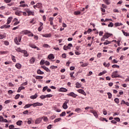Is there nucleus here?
I'll list each match as a JSON object with an SVG mask.
<instances>
[{"instance_id":"21","label":"nucleus","mask_w":129,"mask_h":129,"mask_svg":"<svg viewBox=\"0 0 129 129\" xmlns=\"http://www.w3.org/2000/svg\"><path fill=\"white\" fill-rule=\"evenodd\" d=\"M37 97H38V95L37 94V93L35 94L34 95L30 96L31 99H36Z\"/></svg>"},{"instance_id":"9","label":"nucleus","mask_w":129,"mask_h":129,"mask_svg":"<svg viewBox=\"0 0 129 129\" xmlns=\"http://www.w3.org/2000/svg\"><path fill=\"white\" fill-rule=\"evenodd\" d=\"M42 119H43V117L37 118L35 121V124L40 123L42 121Z\"/></svg>"},{"instance_id":"40","label":"nucleus","mask_w":129,"mask_h":129,"mask_svg":"<svg viewBox=\"0 0 129 129\" xmlns=\"http://www.w3.org/2000/svg\"><path fill=\"white\" fill-rule=\"evenodd\" d=\"M61 118H56L54 120V122L56 123V122H58V121H60V120H61Z\"/></svg>"},{"instance_id":"33","label":"nucleus","mask_w":129,"mask_h":129,"mask_svg":"<svg viewBox=\"0 0 129 129\" xmlns=\"http://www.w3.org/2000/svg\"><path fill=\"white\" fill-rule=\"evenodd\" d=\"M103 66L105 67H109V66H110V63H106V62H104L103 63Z\"/></svg>"},{"instance_id":"49","label":"nucleus","mask_w":129,"mask_h":129,"mask_svg":"<svg viewBox=\"0 0 129 129\" xmlns=\"http://www.w3.org/2000/svg\"><path fill=\"white\" fill-rule=\"evenodd\" d=\"M81 14V12H80V11H77V12H75L74 13V15H80Z\"/></svg>"},{"instance_id":"14","label":"nucleus","mask_w":129,"mask_h":129,"mask_svg":"<svg viewBox=\"0 0 129 129\" xmlns=\"http://www.w3.org/2000/svg\"><path fill=\"white\" fill-rule=\"evenodd\" d=\"M35 61H36V58L32 57L29 60V63L30 64H34L35 63Z\"/></svg>"},{"instance_id":"7","label":"nucleus","mask_w":129,"mask_h":129,"mask_svg":"<svg viewBox=\"0 0 129 129\" xmlns=\"http://www.w3.org/2000/svg\"><path fill=\"white\" fill-rule=\"evenodd\" d=\"M43 105V103H40L39 102H36L32 104V106L33 107H36V106H42Z\"/></svg>"},{"instance_id":"4","label":"nucleus","mask_w":129,"mask_h":129,"mask_svg":"<svg viewBox=\"0 0 129 129\" xmlns=\"http://www.w3.org/2000/svg\"><path fill=\"white\" fill-rule=\"evenodd\" d=\"M112 78H117L119 77V75L117 74V71H116L112 73Z\"/></svg>"},{"instance_id":"52","label":"nucleus","mask_w":129,"mask_h":129,"mask_svg":"<svg viewBox=\"0 0 129 129\" xmlns=\"http://www.w3.org/2000/svg\"><path fill=\"white\" fill-rule=\"evenodd\" d=\"M103 113L104 115H106L107 114V111L105 110V109H104L103 110Z\"/></svg>"},{"instance_id":"53","label":"nucleus","mask_w":129,"mask_h":129,"mask_svg":"<svg viewBox=\"0 0 129 129\" xmlns=\"http://www.w3.org/2000/svg\"><path fill=\"white\" fill-rule=\"evenodd\" d=\"M42 30H43V26H40V27L38 28V32H41V31H42Z\"/></svg>"},{"instance_id":"29","label":"nucleus","mask_w":129,"mask_h":129,"mask_svg":"<svg viewBox=\"0 0 129 129\" xmlns=\"http://www.w3.org/2000/svg\"><path fill=\"white\" fill-rule=\"evenodd\" d=\"M15 66L18 69H21L22 68V65L20 63H17Z\"/></svg>"},{"instance_id":"51","label":"nucleus","mask_w":129,"mask_h":129,"mask_svg":"<svg viewBox=\"0 0 129 129\" xmlns=\"http://www.w3.org/2000/svg\"><path fill=\"white\" fill-rule=\"evenodd\" d=\"M4 44L5 45H6V46H9L10 43L9 42V41L6 40L4 41Z\"/></svg>"},{"instance_id":"2","label":"nucleus","mask_w":129,"mask_h":129,"mask_svg":"<svg viewBox=\"0 0 129 129\" xmlns=\"http://www.w3.org/2000/svg\"><path fill=\"white\" fill-rule=\"evenodd\" d=\"M25 11L27 13V16H35V12L31 11L29 9H25Z\"/></svg>"},{"instance_id":"8","label":"nucleus","mask_w":129,"mask_h":129,"mask_svg":"<svg viewBox=\"0 0 129 129\" xmlns=\"http://www.w3.org/2000/svg\"><path fill=\"white\" fill-rule=\"evenodd\" d=\"M90 112H91V113L93 114L94 116L96 117V118H97V117H98V114H97V112L96 111L94 110H91L90 111Z\"/></svg>"},{"instance_id":"48","label":"nucleus","mask_w":129,"mask_h":129,"mask_svg":"<svg viewBox=\"0 0 129 129\" xmlns=\"http://www.w3.org/2000/svg\"><path fill=\"white\" fill-rule=\"evenodd\" d=\"M112 68H119V66L116 64H114L112 66Z\"/></svg>"},{"instance_id":"34","label":"nucleus","mask_w":129,"mask_h":129,"mask_svg":"<svg viewBox=\"0 0 129 129\" xmlns=\"http://www.w3.org/2000/svg\"><path fill=\"white\" fill-rule=\"evenodd\" d=\"M36 79L37 80H41V79H43V77L41 76H37L35 77Z\"/></svg>"},{"instance_id":"26","label":"nucleus","mask_w":129,"mask_h":129,"mask_svg":"<svg viewBox=\"0 0 129 129\" xmlns=\"http://www.w3.org/2000/svg\"><path fill=\"white\" fill-rule=\"evenodd\" d=\"M23 123V121L22 120H18L17 122H16V124L17 125H19L21 126L22 125V124Z\"/></svg>"},{"instance_id":"15","label":"nucleus","mask_w":129,"mask_h":129,"mask_svg":"<svg viewBox=\"0 0 129 129\" xmlns=\"http://www.w3.org/2000/svg\"><path fill=\"white\" fill-rule=\"evenodd\" d=\"M80 63L81 64V67H87V66H88L89 64L88 62L84 63L82 61L80 62Z\"/></svg>"},{"instance_id":"13","label":"nucleus","mask_w":129,"mask_h":129,"mask_svg":"<svg viewBox=\"0 0 129 129\" xmlns=\"http://www.w3.org/2000/svg\"><path fill=\"white\" fill-rule=\"evenodd\" d=\"M110 36H112V34H110V33H106L104 35V37L106 39H108V38H109L110 37Z\"/></svg>"},{"instance_id":"18","label":"nucleus","mask_w":129,"mask_h":129,"mask_svg":"<svg viewBox=\"0 0 129 129\" xmlns=\"http://www.w3.org/2000/svg\"><path fill=\"white\" fill-rule=\"evenodd\" d=\"M48 58L50 59V60H53L54 58H55V56H54V54L51 53L48 55Z\"/></svg>"},{"instance_id":"41","label":"nucleus","mask_w":129,"mask_h":129,"mask_svg":"<svg viewBox=\"0 0 129 129\" xmlns=\"http://www.w3.org/2000/svg\"><path fill=\"white\" fill-rule=\"evenodd\" d=\"M42 47H43V48H50L49 45L48 44H43V45H42Z\"/></svg>"},{"instance_id":"16","label":"nucleus","mask_w":129,"mask_h":129,"mask_svg":"<svg viewBox=\"0 0 129 129\" xmlns=\"http://www.w3.org/2000/svg\"><path fill=\"white\" fill-rule=\"evenodd\" d=\"M67 103H68V101H65L62 105V107L64 109H67L68 108V106L67 105Z\"/></svg>"},{"instance_id":"56","label":"nucleus","mask_w":129,"mask_h":129,"mask_svg":"<svg viewBox=\"0 0 129 129\" xmlns=\"http://www.w3.org/2000/svg\"><path fill=\"white\" fill-rule=\"evenodd\" d=\"M29 37H34V34H33L31 31L30 33L28 34Z\"/></svg>"},{"instance_id":"46","label":"nucleus","mask_w":129,"mask_h":129,"mask_svg":"<svg viewBox=\"0 0 129 129\" xmlns=\"http://www.w3.org/2000/svg\"><path fill=\"white\" fill-rule=\"evenodd\" d=\"M66 115V112L65 111L62 112L60 114V116H65Z\"/></svg>"},{"instance_id":"1","label":"nucleus","mask_w":129,"mask_h":129,"mask_svg":"<svg viewBox=\"0 0 129 129\" xmlns=\"http://www.w3.org/2000/svg\"><path fill=\"white\" fill-rule=\"evenodd\" d=\"M16 51H17V52H20L21 53H22V54H24L25 57H28V56H29L28 51L26 50H23L21 48H18L16 49Z\"/></svg>"},{"instance_id":"60","label":"nucleus","mask_w":129,"mask_h":129,"mask_svg":"<svg viewBox=\"0 0 129 129\" xmlns=\"http://www.w3.org/2000/svg\"><path fill=\"white\" fill-rule=\"evenodd\" d=\"M101 55H102L101 53L99 52L98 53L97 56L98 58H100V57H101Z\"/></svg>"},{"instance_id":"36","label":"nucleus","mask_w":129,"mask_h":129,"mask_svg":"<svg viewBox=\"0 0 129 129\" xmlns=\"http://www.w3.org/2000/svg\"><path fill=\"white\" fill-rule=\"evenodd\" d=\"M114 101H115V103L118 104V103H119V99L117 98H116L114 99Z\"/></svg>"},{"instance_id":"32","label":"nucleus","mask_w":129,"mask_h":129,"mask_svg":"<svg viewBox=\"0 0 129 129\" xmlns=\"http://www.w3.org/2000/svg\"><path fill=\"white\" fill-rule=\"evenodd\" d=\"M104 45H108L109 44H111V41H109L108 40H106L105 42L103 43Z\"/></svg>"},{"instance_id":"6","label":"nucleus","mask_w":129,"mask_h":129,"mask_svg":"<svg viewBox=\"0 0 129 129\" xmlns=\"http://www.w3.org/2000/svg\"><path fill=\"white\" fill-rule=\"evenodd\" d=\"M77 92H79V93H81V94H83V95H85V96H86V93L82 89L77 90Z\"/></svg>"},{"instance_id":"39","label":"nucleus","mask_w":129,"mask_h":129,"mask_svg":"<svg viewBox=\"0 0 129 129\" xmlns=\"http://www.w3.org/2000/svg\"><path fill=\"white\" fill-rule=\"evenodd\" d=\"M107 94L108 96L109 99H110V98H111V97H112V94H111L110 93L108 92L107 93Z\"/></svg>"},{"instance_id":"59","label":"nucleus","mask_w":129,"mask_h":129,"mask_svg":"<svg viewBox=\"0 0 129 129\" xmlns=\"http://www.w3.org/2000/svg\"><path fill=\"white\" fill-rule=\"evenodd\" d=\"M114 119L118 122L120 121V119L119 117H115L114 118Z\"/></svg>"},{"instance_id":"44","label":"nucleus","mask_w":129,"mask_h":129,"mask_svg":"<svg viewBox=\"0 0 129 129\" xmlns=\"http://www.w3.org/2000/svg\"><path fill=\"white\" fill-rule=\"evenodd\" d=\"M108 27L112 28L113 27V23L112 22H110L108 25Z\"/></svg>"},{"instance_id":"10","label":"nucleus","mask_w":129,"mask_h":129,"mask_svg":"<svg viewBox=\"0 0 129 129\" xmlns=\"http://www.w3.org/2000/svg\"><path fill=\"white\" fill-rule=\"evenodd\" d=\"M31 33V31L28 30H25L22 31L20 34H24V35H28V34H30Z\"/></svg>"},{"instance_id":"50","label":"nucleus","mask_w":129,"mask_h":129,"mask_svg":"<svg viewBox=\"0 0 129 129\" xmlns=\"http://www.w3.org/2000/svg\"><path fill=\"white\" fill-rule=\"evenodd\" d=\"M40 98H41V99H45V98H46V95H42L40 96Z\"/></svg>"},{"instance_id":"25","label":"nucleus","mask_w":129,"mask_h":129,"mask_svg":"<svg viewBox=\"0 0 129 129\" xmlns=\"http://www.w3.org/2000/svg\"><path fill=\"white\" fill-rule=\"evenodd\" d=\"M37 74H39L40 75H43V74H44L43 72L41 71V70H40V69L37 70Z\"/></svg>"},{"instance_id":"61","label":"nucleus","mask_w":129,"mask_h":129,"mask_svg":"<svg viewBox=\"0 0 129 129\" xmlns=\"http://www.w3.org/2000/svg\"><path fill=\"white\" fill-rule=\"evenodd\" d=\"M6 9V7L5 6H2L0 7V10H1V11H4V10Z\"/></svg>"},{"instance_id":"12","label":"nucleus","mask_w":129,"mask_h":129,"mask_svg":"<svg viewBox=\"0 0 129 129\" xmlns=\"http://www.w3.org/2000/svg\"><path fill=\"white\" fill-rule=\"evenodd\" d=\"M36 8L37 9H39V10H42V8H43V5H42V3H37L36 4Z\"/></svg>"},{"instance_id":"37","label":"nucleus","mask_w":129,"mask_h":129,"mask_svg":"<svg viewBox=\"0 0 129 129\" xmlns=\"http://www.w3.org/2000/svg\"><path fill=\"white\" fill-rule=\"evenodd\" d=\"M122 33L124 35V36H126V37H127L129 36V33L127 32H124V31L122 30Z\"/></svg>"},{"instance_id":"20","label":"nucleus","mask_w":129,"mask_h":129,"mask_svg":"<svg viewBox=\"0 0 129 129\" xmlns=\"http://www.w3.org/2000/svg\"><path fill=\"white\" fill-rule=\"evenodd\" d=\"M12 19H13V17H9L8 18L7 25H10V24H11Z\"/></svg>"},{"instance_id":"42","label":"nucleus","mask_w":129,"mask_h":129,"mask_svg":"<svg viewBox=\"0 0 129 129\" xmlns=\"http://www.w3.org/2000/svg\"><path fill=\"white\" fill-rule=\"evenodd\" d=\"M4 38H6V36L4 34H1L0 33V39L2 40L3 39H4Z\"/></svg>"},{"instance_id":"38","label":"nucleus","mask_w":129,"mask_h":129,"mask_svg":"<svg viewBox=\"0 0 129 129\" xmlns=\"http://www.w3.org/2000/svg\"><path fill=\"white\" fill-rule=\"evenodd\" d=\"M103 2L106 4V5H110V3H109V0H103Z\"/></svg>"},{"instance_id":"11","label":"nucleus","mask_w":129,"mask_h":129,"mask_svg":"<svg viewBox=\"0 0 129 129\" xmlns=\"http://www.w3.org/2000/svg\"><path fill=\"white\" fill-rule=\"evenodd\" d=\"M15 15L16 16H19V17H21V16L23 15V12L21 11H17L16 12H15Z\"/></svg>"},{"instance_id":"5","label":"nucleus","mask_w":129,"mask_h":129,"mask_svg":"<svg viewBox=\"0 0 129 129\" xmlns=\"http://www.w3.org/2000/svg\"><path fill=\"white\" fill-rule=\"evenodd\" d=\"M69 96H72V97H73L74 98H76L77 96H78V95L74 93V92H72L68 94Z\"/></svg>"},{"instance_id":"45","label":"nucleus","mask_w":129,"mask_h":129,"mask_svg":"<svg viewBox=\"0 0 129 129\" xmlns=\"http://www.w3.org/2000/svg\"><path fill=\"white\" fill-rule=\"evenodd\" d=\"M52 96H53V95H52L51 94H47L45 95L46 98H50V97H52Z\"/></svg>"},{"instance_id":"35","label":"nucleus","mask_w":129,"mask_h":129,"mask_svg":"<svg viewBox=\"0 0 129 129\" xmlns=\"http://www.w3.org/2000/svg\"><path fill=\"white\" fill-rule=\"evenodd\" d=\"M29 47L33 48V49H36V45L34 44H29Z\"/></svg>"},{"instance_id":"31","label":"nucleus","mask_w":129,"mask_h":129,"mask_svg":"<svg viewBox=\"0 0 129 129\" xmlns=\"http://www.w3.org/2000/svg\"><path fill=\"white\" fill-rule=\"evenodd\" d=\"M14 41L17 45H20V43H19V40H18V37H16L15 38Z\"/></svg>"},{"instance_id":"63","label":"nucleus","mask_w":129,"mask_h":129,"mask_svg":"<svg viewBox=\"0 0 129 129\" xmlns=\"http://www.w3.org/2000/svg\"><path fill=\"white\" fill-rule=\"evenodd\" d=\"M47 129H51L52 128V124H49V125L47 126Z\"/></svg>"},{"instance_id":"28","label":"nucleus","mask_w":129,"mask_h":129,"mask_svg":"<svg viewBox=\"0 0 129 129\" xmlns=\"http://www.w3.org/2000/svg\"><path fill=\"white\" fill-rule=\"evenodd\" d=\"M106 73H107V72L106 71H103L102 72H101L99 74V76H101L102 75H104V74H105Z\"/></svg>"},{"instance_id":"54","label":"nucleus","mask_w":129,"mask_h":129,"mask_svg":"<svg viewBox=\"0 0 129 129\" xmlns=\"http://www.w3.org/2000/svg\"><path fill=\"white\" fill-rule=\"evenodd\" d=\"M75 111H76V112H80V111H81V109L79 108H76L75 109Z\"/></svg>"},{"instance_id":"27","label":"nucleus","mask_w":129,"mask_h":129,"mask_svg":"<svg viewBox=\"0 0 129 129\" xmlns=\"http://www.w3.org/2000/svg\"><path fill=\"white\" fill-rule=\"evenodd\" d=\"M60 91H61V92H67V90L66 88H60L59 89Z\"/></svg>"},{"instance_id":"23","label":"nucleus","mask_w":129,"mask_h":129,"mask_svg":"<svg viewBox=\"0 0 129 129\" xmlns=\"http://www.w3.org/2000/svg\"><path fill=\"white\" fill-rule=\"evenodd\" d=\"M31 106H33V104H26L24 106V108H29V107H31Z\"/></svg>"},{"instance_id":"3","label":"nucleus","mask_w":129,"mask_h":129,"mask_svg":"<svg viewBox=\"0 0 129 129\" xmlns=\"http://www.w3.org/2000/svg\"><path fill=\"white\" fill-rule=\"evenodd\" d=\"M71 47H73L72 43H69L68 45H64L63 50L67 51V50H70L71 49Z\"/></svg>"},{"instance_id":"22","label":"nucleus","mask_w":129,"mask_h":129,"mask_svg":"<svg viewBox=\"0 0 129 129\" xmlns=\"http://www.w3.org/2000/svg\"><path fill=\"white\" fill-rule=\"evenodd\" d=\"M81 86H82V85H81V84L77 82L76 83V88H80V87H81Z\"/></svg>"},{"instance_id":"30","label":"nucleus","mask_w":129,"mask_h":129,"mask_svg":"<svg viewBox=\"0 0 129 129\" xmlns=\"http://www.w3.org/2000/svg\"><path fill=\"white\" fill-rule=\"evenodd\" d=\"M115 27H119V26H122V23H115L114 24Z\"/></svg>"},{"instance_id":"64","label":"nucleus","mask_w":129,"mask_h":129,"mask_svg":"<svg viewBox=\"0 0 129 129\" xmlns=\"http://www.w3.org/2000/svg\"><path fill=\"white\" fill-rule=\"evenodd\" d=\"M12 61H13V62H16V58H15V56L12 55Z\"/></svg>"},{"instance_id":"24","label":"nucleus","mask_w":129,"mask_h":129,"mask_svg":"<svg viewBox=\"0 0 129 129\" xmlns=\"http://www.w3.org/2000/svg\"><path fill=\"white\" fill-rule=\"evenodd\" d=\"M19 7L20 8H26V7H27V8H28L29 6L27 4H20Z\"/></svg>"},{"instance_id":"17","label":"nucleus","mask_w":129,"mask_h":129,"mask_svg":"<svg viewBox=\"0 0 129 129\" xmlns=\"http://www.w3.org/2000/svg\"><path fill=\"white\" fill-rule=\"evenodd\" d=\"M11 25H3L1 27V29H9Z\"/></svg>"},{"instance_id":"55","label":"nucleus","mask_w":129,"mask_h":129,"mask_svg":"<svg viewBox=\"0 0 129 129\" xmlns=\"http://www.w3.org/2000/svg\"><path fill=\"white\" fill-rule=\"evenodd\" d=\"M45 63V60H41V61L40 62V65H44Z\"/></svg>"},{"instance_id":"47","label":"nucleus","mask_w":129,"mask_h":129,"mask_svg":"<svg viewBox=\"0 0 129 129\" xmlns=\"http://www.w3.org/2000/svg\"><path fill=\"white\" fill-rule=\"evenodd\" d=\"M57 68H58V67L55 66H51L50 67V69H57Z\"/></svg>"},{"instance_id":"19","label":"nucleus","mask_w":129,"mask_h":129,"mask_svg":"<svg viewBox=\"0 0 129 129\" xmlns=\"http://www.w3.org/2000/svg\"><path fill=\"white\" fill-rule=\"evenodd\" d=\"M42 37H44L45 38H50L52 35L51 33L49 34H42Z\"/></svg>"},{"instance_id":"58","label":"nucleus","mask_w":129,"mask_h":129,"mask_svg":"<svg viewBox=\"0 0 129 129\" xmlns=\"http://www.w3.org/2000/svg\"><path fill=\"white\" fill-rule=\"evenodd\" d=\"M102 8L103 9H107V6L104 4H102Z\"/></svg>"},{"instance_id":"62","label":"nucleus","mask_w":129,"mask_h":129,"mask_svg":"<svg viewBox=\"0 0 129 129\" xmlns=\"http://www.w3.org/2000/svg\"><path fill=\"white\" fill-rule=\"evenodd\" d=\"M44 70H45V71H46V72H51V71H50L49 68H48L47 67H46V68H45V69Z\"/></svg>"},{"instance_id":"57","label":"nucleus","mask_w":129,"mask_h":129,"mask_svg":"<svg viewBox=\"0 0 129 129\" xmlns=\"http://www.w3.org/2000/svg\"><path fill=\"white\" fill-rule=\"evenodd\" d=\"M20 94H17L15 96V99H19V98H20Z\"/></svg>"},{"instance_id":"43","label":"nucleus","mask_w":129,"mask_h":129,"mask_svg":"<svg viewBox=\"0 0 129 129\" xmlns=\"http://www.w3.org/2000/svg\"><path fill=\"white\" fill-rule=\"evenodd\" d=\"M47 89H48V86L44 87L42 89V92H45V91H46V90H47Z\"/></svg>"}]
</instances>
